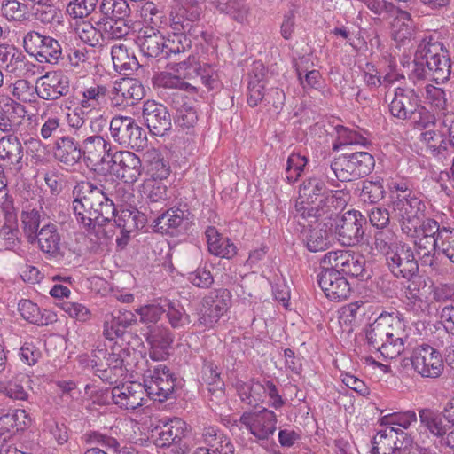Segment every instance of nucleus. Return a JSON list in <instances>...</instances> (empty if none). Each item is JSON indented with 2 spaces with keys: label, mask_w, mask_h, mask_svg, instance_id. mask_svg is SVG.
<instances>
[{
  "label": "nucleus",
  "mask_w": 454,
  "mask_h": 454,
  "mask_svg": "<svg viewBox=\"0 0 454 454\" xmlns=\"http://www.w3.org/2000/svg\"><path fill=\"white\" fill-rule=\"evenodd\" d=\"M73 214L77 223L87 231L113 220L115 205L102 185L89 181L79 182L73 189Z\"/></svg>",
  "instance_id": "nucleus-1"
},
{
  "label": "nucleus",
  "mask_w": 454,
  "mask_h": 454,
  "mask_svg": "<svg viewBox=\"0 0 454 454\" xmlns=\"http://www.w3.org/2000/svg\"><path fill=\"white\" fill-rule=\"evenodd\" d=\"M189 35L173 31L165 37V59H172L171 70L175 73L162 72L156 77L158 85L168 89L189 90L195 86L184 79L196 77L198 61L192 51V40Z\"/></svg>",
  "instance_id": "nucleus-2"
},
{
  "label": "nucleus",
  "mask_w": 454,
  "mask_h": 454,
  "mask_svg": "<svg viewBox=\"0 0 454 454\" xmlns=\"http://www.w3.org/2000/svg\"><path fill=\"white\" fill-rule=\"evenodd\" d=\"M366 338L368 343L377 348L385 358H396L404 350L407 340L404 322L398 312L381 313L370 325Z\"/></svg>",
  "instance_id": "nucleus-3"
},
{
  "label": "nucleus",
  "mask_w": 454,
  "mask_h": 454,
  "mask_svg": "<svg viewBox=\"0 0 454 454\" xmlns=\"http://www.w3.org/2000/svg\"><path fill=\"white\" fill-rule=\"evenodd\" d=\"M440 231L442 226L433 218H427L421 226L418 236L411 237L415 239L414 247L419 262L425 271L429 274H442L443 268L436 256V251H439Z\"/></svg>",
  "instance_id": "nucleus-4"
},
{
  "label": "nucleus",
  "mask_w": 454,
  "mask_h": 454,
  "mask_svg": "<svg viewBox=\"0 0 454 454\" xmlns=\"http://www.w3.org/2000/svg\"><path fill=\"white\" fill-rule=\"evenodd\" d=\"M392 208L394 217L400 224L403 233L408 237L418 236L426 220V202L415 195H401L393 197Z\"/></svg>",
  "instance_id": "nucleus-5"
},
{
  "label": "nucleus",
  "mask_w": 454,
  "mask_h": 454,
  "mask_svg": "<svg viewBox=\"0 0 454 454\" xmlns=\"http://www.w3.org/2000/svg\"><path fill=\"white\" fill-rule=\"evenodd\" d=\"M374 165V158L369 153L343 154L331 163L329 171L325 172V177L331 181H334L333 177H336L341 182H349L369 175Z\"/></svg>",
  "instance_id": "nucleus-6"
},
{
  "label": "nucleus",
  "mask_w": 454,
  "mask_h": 454,
  "mask_svg": "<svg viewBox=\"0 0 454 454\" xmlns=\"http://www.w3.org/2000/svg\"><path fill=\"white\" fill-rule=\"evenodd\" d=\"M322 262L344 277L356 278L360 280L370 278L364 255L351 250L328 252L324 255Z\"/></svg>",
  "instance_id": "nucleus-7"
},
{
  "label": "nucleus",
  "mask_w": 454,
  "mask_h": 454,
  "mask_svg": "<svg viewBox=\"0 0 454 454\" xmlns=\"http://www.w3.org/2000/svg\"><path fill=\"white\" fill-rule=\"evenodd\" d=\"M109 129L112 138L121 146L139 151L147 145L145 131L130 116H114Z\"/></svg>",
  "instance_id": "nucleus-8"
},
{
  "label": "nucleus",
  "mask_w": 454,
  "mask_h": 454,
  "mask_svg": "<svg viewBox=\"0 0 454 454\" xmlns=\"http://www.w3.org/2000/svg\"><path fill=\"white\" fill-rule=\"evenodd\" d=\"M0 69L16 78H30L41 74L42 67L30 61L12 44H0Z\"/></svg>",
  "instance_id": "nucleus-9"
},
{
  "label": "nucleus",
  "mask_w": 454,
  "mask_h": 454,
  "mask_svg": "<svg viewBox=\"0 0 454 454\" xmlns=\"http://www.w3.org/2000/svg\"><path fill=\"white\" fill-rule=\"evenodd\" d=\"M431 74V79L437 83L444 82L450 75V58L448 51L439 42H425L418 46Z\"/></svg>",
  "instance_id": "nucleus-10"
},
{
  "label": "nucleus",
  "mask_w": 454,
  "mask_h": 454,
  "mask_svg": "<svg viewBox=\"0 0 454 454\" xmlns=\"http://www.w3.org/2000/svg\"><path fill=\"white\" fill-rule=\"evenodd\" d=\"M129 351L122 348L121 346H113L111 350L106 348H97L92 351V367L96 372H100L98 376L102 379L108 378L107 371L110 370L114 375H123L129 371L127 357Z\"/></svg>",
  "instance_id": "nucleus-11"
},
{
  "label": "nucleus",
  "mask_w": 454,
  "mask_h": 454,
  "mask_svg": "<svg viewBox=\"0 0 454 454\" xmlns=\"http://www.w3.org/2000/svg\"><path fill=\"white\" fill-rule=\"evenodd\" d=\"M231 294L228 289L219 288L211 291L201 301L198 325L212 328L231 305Z\"/></svg>",
  "instance_id": "nucleus-12"
},
{
  "label": "nucleus",
  "mask_w": 454,
  "mask_h": 454,
  "mask_svg": "<svg viewBox=\"0 0 454 454\" xmlns=\"http://www.w3.org/2000/svg\"><path fill=\"white\" fill-rule=\"evenodd\" d=\"M412 438L403 429L387 427L379 430L372 440V454H399L411 446Z\"/></svg>",
  "instance_id": "nucleus-13"
},
{
  "label": "nucleus",
  "mask_w": 454,
  "mask_h": 454,
  "mask_svg": "<svg viewBox=\"0 0 454 454\" xmlns=\"http://www.w3.org/2000/svg\"><path fill=\"white\" fill-rule=\"evenodd\" d=\"M366 218L357 210H348L335 220L334 233L345 246H355L363 241Z\"/></svg>",
  "instance_id": "nucleus-14"
},
{
  "label": "nucleus",
  "mask_w": 454,
  "mask_h": 454,
  "mask_svg": "<svg viewBox=\"0 0 454 454\" xmlns=\"http://www.w3.org/2000/svg\"><path fill=\"white\" fill-rule=\"evenodd\" d=\"M239 422L258 440H268L277 429V416L266 408L259 411L244 412Z\"/></svg>",
  "instance_id": "nucleus-15"
},
{
  "label": "nucleus",
  "mask_w": 454,
  "mask_h": 454,
  "mask_svg": "<svg viewBox=\"0 0 454 454\" xmlns=\"http://www.w3.org/2000/svg\"><path fill=\"white\" fill-rule=\"evenodd\" d=\"M386 262L390 271L396 278L410 279L419 271V262L415 258L412 248L405 243L390 252Z\"/></svg>",
  "instance_id": "nucleus-16"
},
{
  "label": "nucleus",
  "mask_w": 454,
  "mask_h": 454,
  "mask_svg": "<svg viewBox=\"0 0 454 454\" xmlns=\"http://www.w3.org/2000/svg\"><path fill=\"white\" fill-rule=\"evenodd\" d=\"M411 364L415 371L423 377L436 378L443 369L439 352L427 344H422L414 348Z\"/></svg>",
  "instance_id": "nucleus-17"
},
{
  "label": "nucleus",
  "mask_w": 454,
  "mask_h": 454,
  "mask_svg": "<svg viewBox=\"0 0 454 454\" xmlns=\"http://www.w3.org/2000/svg\"><path fill=\"white\" fill-rule=\"evenodd\" d=\"M317 282L332 301H342L350 296L351 286L347 278L329 266L318 274Z\"/></svg>",
  "instance_id": "nucleus-18"
},
{
  "label": "nucleus",
  "mask_w": 454,
  "mask_h": 454,
  "mask_svg": "<svg viewBox=\"0 0 454 454\" xmlns=\"http://www.w3.org/2000/svg\"><path fill=\"white\" fill-rule=\"evenodd\" d=\"M421 110L419 95L410 89L396 88L389 103V112L399 120H410L417 117L418 110Z\"/></svg>",
  "instance_id": "nucleus-19"
},
{
  "label": "nucleus",
  "mask_w": 454,
  "mask_h": 454,
  "mask_svg": "<svg viewBox=\"0 0 454 454\" xmlns=\"http://www.w3.org/2000/svg\"><path fill=\"white\" fill-rule=\"evenodd\" d=\"M36 94L44 100H55L69 92V80L62 72H47L36 80Z\"/></svg>",
  "instance_id": "nucleus-20"
},
{
  "label": "nucleus",
  "mask_w": 454,
  "mask_h": 454,
  "mask_svg": "<svg viewBox=\"0 0 454 454\" xmlns=\"http://www.w3.org/2000/svg\"><path fill=\"white\" fill-rule=\"evenodd\" d=\"M144 97L145 89L140 82L133 78H122L114 83L110 99L113 106H130Z\"/></svg>",
  "instance_id": "nucleus-21"
},
{
  "label": "nucleus",
  "mask_w": 454,
  "mask_h": 454,
  "mask_svg": "<svg viewBox=\"0 0 454 454\" xmlns=\"http://www.w3.org/2000/svg\"><path fill=\"white\" fill-rule=\"evenodd\" d=\"M143 118L149 131L155 136H163L171 129V116L162 104L147 100L143 106Z\"/></svg>",
  "instance_id": "nucleus-22"
},
{
  "label": "nucleus",
  "mask_w": 454,
  "mask_h": 454,
  "mask_svg": "<svg viewBox=\"0 0 454 454\" xmlns=\"http://www.w3.org/2000/svg\"><path fill=\"white\" fill-rule=\"evenodd\" d=\"M174 341L171 331L164 325L148 327L146 342L150 345L149 356L153 361H163L169 356V349Z\"/></svg>",
  "instance_id": "nucleus-23"
},
{
  "label": "nucleus",
  "mask_w": 454,
  "mask_h": 454,
  "mask_svg": "<svg viewBox=\"0 0 454 454\" xmlns=\"http://www.w3.org/2000/svg\"><path fill=\"white\" fill-rule=\"evenodd\" d=\"M111 160L114 171L124 183L134 184L140 176L141 160L134 153L118 151L112 155Z\"/></svg>",
  "instance_id": "nucleus-24"
},
{
  "label": "nucleus",
  "mask_w": 454,
  "mask_h": 454,
  "mask_svg": "<svg viewBox=\"0 0 454 454\" xmlns=\"http://www.w3.org/2000/svg\"><path fill=\"white\" fill-rule=\"evenodd\" d=\"M158 214L152 222L154 231L170 236H176L184 229V223L190 215L188 210L180 207L168 208Z\"/></svg>",
  "instance_id": "nucleus-25"
},
{
  "label": "nucleus",
  "mask_w": 454,
  "mask_h": 454,
  "mask_svg": "<svg viewBox=\"0 0 454 454\" xmlns=\"http://www.w3.org/2000/svg\"><path fill=\"white\" fill-rule=\"evenodd\" d=\"M29 377L16 370H8L0 378V393L14 401H27L29 398Z\"/></svg>",
  "instance_id": "nucleus-26"
},
{
  "label": "nucleus",
  "mask_w": 454,
  "mask_h": 454,
  "mask_svg": "<svg viewBox=\"0 0 454 454\" xmlns=\"http://www.w3.org/2000/svg\"><path fill=\"white\" fill-rule=\"evenodd\" d=\"M201 8L180 6L175 12H171L170 27L173 31L184 33L190 36L197 37L202 34L199 21Z\"/></svg>",
  "instance_id": "nucleus-27"
},
{
  "label": "nucleus",
  "mask_w": 454,
  "mask_h": 454,
  "mask_svg": "<svg viewBox=\"0 0 454 454\" xmlns=\"http://www.w3.org/2000/svg\"><path fill=\"white\" fill-rule=\"evenodd\" d=\"M114 224L121 230V237L118 238L116 242L118 247H124L129 240L131 232L144 226L145 213L142 215L137 210H130L128 208L117 211L115 209L113 217Z\"/></svg>",
  "instance_id": "nucleus-28"
},
{
  "label": "nucleus",
  "mask_w": 454,
  "mask_h": 454,
  "mask_svg": "<svg viewBox=\"0 0 454 454\" xmlns=\"http://www.w3.org/2000/svg\"><path fill=\"white\" fill-rule=\"evenodd\" d=\"M187 424L179 418H174L160 428L158 433V444L161 447L178 445L183 452L188 450V445L183 443L187 436Z\"/></svg>",
  "instance_id": "nucleus-29"
},
{
  "label": "nucleus",
  "mask_w": 454,
  "mask_h": 454,
  "mask_svg": "<svg viewBox=\"0 0 454 454\" xmlns=\"http://www.w3.org/2000/svg\"><path fill=\"white\" fill-rule=\"evenodd\" d=\"M137 43L144 56L165 59V37L153 27L141 29Z\"/></svg>",
  "instance_id": "nucleus-30"
},
{
  "label": "nucleus",
  "mask_w": 454,
  "mask_h": 454,
  "mask_svg": "<svg viewBox=\"0 0 454 454\" xmlns=\"http://www.w3.org/2000/svg\"><path fill=\"white\" fill-rule=\"evenodd\" d=\"M35 242L40 250L51 258L62 257L61 236L59 228L54 223H47L40 230Z\"/></svg>",
  "instance_id": "nucleus-31"
},
{
  "label": "nucleus",
  "mask_w": 454,
  "mask_h": 454,
  "mask_svg": "<svg viewBox=\"0 0 454 454\" xmlns=\"http://www.w3.org/2000/svg\"><path fill=\"white\" fill-rule=\"evenodd\" d=\"M143 198L151 214L160 213L168 199L167 186L160 181L147 180L142 188Z\"/></svg>",
  "instance_id": "nucleus-32"
},
{
  "label": "nucleus",
  "mask_w": 454,
  "mask_h": 454,
  "mask_svg": "<svg viewBox=\"0 0 454 454\" xmlns=\"http://www.w3.org/2000/svg\"><path fill=\"white\" fill-rule=\"evenodd\" d=\"M54 157L62 164L73 167L82 157V147L76 137L63 136L59 137L54 145Z\"/></svg>",
  "instance_id": "nucleus-33"
},
{
  "label": "nucleus",
  "mask_w": 454,
  "mask_h": 454,
  "mask_svg": "<svg viewBox=\"0 0 454 454\" xmlns=\"http://www.w3.org/2000/svg\"><path fill=\"white\" fill-rule=\"evenodd\" d=\"M24 148L14 135H6L0 138V159L12 165L16 170L22 168Z\"/></svg>",
  "instance_id": "nucleus-34"
},
{
  "label": "nucleus",
  "mask_w": 454,
  "mask_h": 454,
  "mask_svg": "<svg viewBox=\"0 0 454 454\" xmlns=\"http://www.w3.org/2000/svg\"><path fill=\"white\" fill-rule=\"evenodd\" d=\"M27 111L20 103L12 100L0 110V131L16 132L22 124Z\"/></svg>",
  "instance_id": "nucleus-35"
},
{
  "label": "nucleus",
  "mask_w": 454,
  "mask_h": 454,
  "mask_svg": "<svg viewBox=\"0 0 454 454\" xmlns=\"http://www.w3.org/2000/svg\"><path fill=\"white\" fill-rule=\"evenodd\" d=\"M82 153L84 159L91 164L103 162L109 157L110 145L101 136H89L83 139Z\"/></svg>",
  "instance_id": "nucleus-36"
},
{
  "label": "nucleus",
  "mask_w": 454,
  "mask_h": 454,
  "mask_svg": "<svg viewBox=\"0 0 454 454\" xmlns=\"http://www.w3.org/2000/svg\"><path fill=\"white\" fill-rule=\"evenodd\" d=\"M205 234L210 254L226 259H231L237 254L236 246L230 239L220 234L215 227H208Z\"/></svg>",
  "instance_id": "nucleus-37"
},
{
  "label": "nucleus",
  "mask_w": 454,
  "mask_h": 454,
  "mask_svg": "<svg viewBox=\"0 0 454 454\" xmlns=\"http://www.w3.org/2000/svg\"><path fill=\"white\" fill-rule=\"evenodd\" d=\"M333 223L320 222L311 228L305 238L306 247L312 253L326 250L331 242L330 236Z\"/></svg>",
  "instance_id": "nucleus-38"
},
{
  "label": "nucleus",
  "mask_w": 454,
  "mask_h": 454,
  "mask_svg": "<svg viewBox=\"0 0 454 454\" xmlns=\"http://www.w3.org/2000/svg\"><path fill=\"white\" fill-rule=\"evenodd\" d=\"M348 193L343 190H330L324 194L317 202L318 203L322 213L325 214L328 219L329 223H332V217L335 211L341 210L347 204Z\"/></svg>",
  "instance_id": "nucleus-39"
},
{
  "label": "nucleus",
  "mask_w": 454,
  "mask_h": 454,
  "mask_svg": "<svg viewBox=\"0 0 454 454\" xmlns=\"http://www.w3.org/2000/svg\"><path fill=\"white\" fill-rule=\"evenodd\" d=\"M114 69L119 73L133 71L138 67V62L133 52H129L124 43L114 44L111 50Z\"/></svg>",
  "instance_id": "nucleus-40"
},
{
  "label": "nucleus",
  "mask_w": 454,
  "mask_h": 454,
  "mask_svg": "<svg viewBox=\"0 0 454 454\" xmlns=\"http://www.w3.org/2000/svg\"><path fill=\"white\" fill-rule=\"evenodd\" d=\"M322 209L314 200H296L294 204V216L306 221L308 223H317L318 221L328 222V219L322 213Z\"/></svg>",
  "instance_id": "nucleus-41"
},
{
  "label": "nucleus",
  "mask_w": 454,
  "mask_h": 454,
  "mask_svg": "<svg viewBox=\"0 0 454 454\" xmlns=\"http://www.w3.org/2000/svg\"><path fill=\"white\" fill-rule=\"evenodd\" d=\"M98 10L103 16L100 20H126L130 14L126 0H101Z\"/></svg>",
  "instance_id": "nucleus-42"
},
{
  "label": "nucleus",
  "mask_w": 454,
  "mask_h": 454,
  "mask_svg": "<svg viewBox=\"0 0 454 454\" xmlns=\"http://www.w3.org/2000/svg\"><path fill=\"white\" fill-rule=\"evenodd\" d=\"M18 309L23 319L31 324L47 325L52 321L50 312H42L40 308L30 300H21L18 304Z\"/></svg>",
  "instance_id": "nucleus-43"
},
{
  "label": "nucleus",
  "mask_w": 454,
  "mask_h": 454,
  "mask_svg": "<svg viewBox=\"0 0 454 454\" xmlns=\"http://www.w3.org/2000/svg\"><path fill=\"white\" fill-rule=\"evenodd\" d=\"M436 129H428L420 134V140L425 143L432 153L439 154L447 150L449 140H446L448 133L443 132L440 126V114L438 115V124L434 127Z\"/></svg>",
  "instance_id": "nucleus-44"
},
{
  "label": "nucleus",
  "mask_w": 454,
  "mask_h": 454,
  "mask_svg": "<svg viewBox=\"0 0 454 454\" xmlns=\"http://www.w3.org/2000/svg\"><path fill=\"white\" fill-rule=\"evenodd\" d=\"M420 423L434 436L442 437L447 428L442 422V415L438 411L421 409L419 411Z\"/></svg>",
  "instance_id": "nucleus-45"
},
{
  "label": "nucleus",
  "mask_w": 454,
  "mask_h": 454,
  "mask_svg": "<svg viewBox=\"0 0 454 454\" xmlns=\"http://www.w3.org/2000/svg\"><path fill=\"white\" fill-rule=\"evenodd\" d=\"M103 42L122 39L129 33L126 20H99Z\"/></svg>",
  "instance_id": "nucleus-46"
},
{
  "label": "nucleus",
  "mask_w": 454,
  "mask_h": 454,
  "mask_svg": "<svg viewBox=\"0 0 454 454\" xmlns=\"http://www.w3.org/2000/svg\"><path fill=\"white\" fill-rule=\"evenodd\" d=\"M327 191L328 188L325 181L322 178L313 176L304 180L301 184L297 200H314L317 202Z\"/></svg>",
  "instance_id": "nucleus-47"
},
{
  "label": "nucleus",
  "mask_w": 454,
  "mask_h": 454,
  "mask_svg": "<svg viewBox=\"0 0 454 454\" xmlns=\"http://www.w3.org/2000/svg\"><path fill=\"white\" fill-rule=\"evenodd\" d=\"M238 392L243 403L251 407H256L263 401L266 388L265 385L258 381H253L251 384H241L238 387Z\"/></svg>",
  "instance_id": "nucleus-48"
},
{
  "label": "nucleus",
  "mask_w": 454,
  "mask_h": 454,
  "mask_svg": "<svg viewBox=\"0 0 454 454\" xmlns=\"http://www.w3.org/2000/svg\"><path fill=\"white\" fill-rule=\"evenodd\" d=\"M35 58L39 62L58 64L63 59L62 47L56 39L46 35Z\"/></svg>",
  "instance_id": "nucleus-49"
},
{
  "label": "nucleus",
  "mask_w": 454,
  "mask_h": 454,
  "mask_svg": "<svg viewBox=\"0 0 454 454\" xmlns=\"http://www.w3.org/2000/svg\"><path fill=\"white\" fill-rule=\"evenodd\" d=\"M179 100L175 101L176 114V123L183 129H191L198 121L197 111L192 102H186L181 97V104Z\"/></svg>",
  "instance_id": "nucleus-50"
},
{
  "label": "nucleus",
  "mask_w": 454,
  "mask_h": 454,
  "mask_svg": "<svg viewBox=\"0 0 454 454\" xmlns=\"http://www.w3.org/2000/svg\"><path fill=\"white\" fill-rule=\"evenodd\" d=\"M75 33L82 42L92 47L99 45L103 42L99 20L95 23V26L84 21L76 24Z\"/></svg>",
  "instance_id": "nucleus-51"
},
{
  "label": "nucleus",
  "mask_w": 454,
  "mask_h": 454,
  "mask_svg": "<svg viewBox=\"0 0 454 454\" xmlns=\"http://www.w3.org/2000/svg\"><path fill=\"white\" fill-rule=\"evenodd\" d=\"M2 15L10 21H25L29 18V9L18 0H4L1 5Z\"/></svg>",
  "instance_id": "nucleus-52"
},
{
  "label": "nucleus",
  "mask_w": 454,
  "mask_h": 454,
  "mask_svg": "<svg viewBox=\"0 0 454 454\" xmlns=\"http://www.w3.org/2000/svg\"><path fill=\"white\" fill-rule=\"evenodd\" d=\"M164 313L172 328H184L191 323L190 316L179 302L168 301Z\"/></svg>",
  "instance_id": "nucleus-53"
},
{
  "label": "nucleus",
  "mask_w": 454,
  "mask_h": 454,
  "mask_svg": "<svg viewBox=\"0 0 454 454\" xmlns=\"http://www.w3.org/2000/svg\"><path fill=\"white\" fill-rule=\"evenodd\" d=\"M21 222L23 231L30 244L35 243L37 234L39 232V225L41 222L40 212L35 208L27 209L21 213Z\"/></svg>",
  "instance_id": "nucleus-54"
},
{
  "label": "nucleus",
  "mask_w": 454,
  "mask_h": 454,
  "mask_svg": "<svg viewBox=\"0 0 454 454\" xmlns=\"http://www.w3.org/2000/svg\"><path fill=\"white\" fill-rule=\"evenodd\" d=\"M30 422L28 414L24 409H15L0 417L1 429H6L10 432L11 428L22 430Z\"/></svg>",
  "instance_id": "nucleus-55"
},
{
  "label": "nucleus",
  "mask_w": 454,
  "mask_h": 454,
  "mask_svg": "<svg viewBox=\"0 0 454 454\" xmlns=\"http://www.w3.org/2000/svg\"><path fill=\"white\" fill-rule=\"evenodd\" d=\"M146 158L149 164L148 171L151 174L152 180L161 182V180L168 176L169 166L157 151H151L146 155Z\"/></svg>",
  "instance_id": "nucleus-56"
},
{
  "label": "nucleus",
  "mask_w": 454,
  "mask_h": 454,
  "mask_svg": "<svg viewBox=\"0 0 454 454\" xmlns=\"http://www.w3.org/2000/svg\"><path fill=\"white\" fill-rule=\"evenodd\" d=\"M173 376H167L166 380L161 379V382L157 385L150 383L148 388H145L147 395L159 402H164L173 393L175 383Z\"/></svg>",
  "instance_id": "nucleus-57"
},
{
  "label": "nucleus",
  "mask_w": 454,
  "mask_h": 454,
  "mask_svg": "<svg viewBox=\"0 0 454 454\" xmlns=\"http://www.w3.org/2000/svg\"><path fill=\"white\" fill-rule=\"evenodd\" d=\"M99 0H72L67 6V12L74 19H82L92 13Z\"/></svg>",
  "instance_id": "nucleus-58"
},
{
  "label": "nucleus",
  "mask_w": 454,
  "mask_h": 454,
  "mask_svg": "<svg viewBox=\"0 0 454 454\" xmlns=\"http://www.w3.org/2000/svg\"><path fill=\"white\" fill-rule=\"evenodd\" d=\"M36 90V85L34 86L27 78L21 77L12 83V93L18 100L27 103L34 100Z\"/></svg>",
  "instance_id": "nucleus-59"
},
{
  "label": "nucleus",
  "mask_w": 454,
  "mask_h": 454,
  "mask_svg": "<svg viewBox=\"0 0 454 454\" xmlns=\"http://www.w3.org/2000/svg\"><path fill=\"white\" fill-rule=\"evenodd\" d=\"M25 145L32 164L39 165L47 162L48 151L41 140L30 138L25 142Z\"/></svg>",
  "instance_id": "nucleus-60"
},
{
  "label": "nucleus",
  "mask_w": 454,
  "mask_h": 454,
  "mask_svg": "<svg viewBox=\"0 0 454 454\" xmlns=\"http://www.w3.org/2000/svg\"><path fill=\"white\" fill-rule=\"evenodd\" d=\"M402 244L394 241V233L391 231H380L375 233L374 247L385 258Z\"/></svg>",
  "instance_id": "nucleus-61"
},
{
  "label": "nucleus",
  "mask_w": 454,
  "mask_h": 454,
  "mask_svg": "<svg viewBox=\"0 0 454 454\" xmlns=\"http://www.w3.org/2000/svg\"><path fill=\"white\" fill-rule=\"evenodd\" d=\"M305 61L307 59L302 58L294 64L298 78L303 88H316L319 84L320 74L315 69L308 71L303 67Z\"/></svg>",
  "instance_id": "nucleus-62"
},
{
  "label": "nucleus",
  "mask_w": 454,
  "mask_h": 454,
  "mask_svg": "<svg viewBox=\"0 0 454 454\" xmlns=\"http://www.w3.org/2000/svg\"><path fill=\"white\" fill-rule=\"evenodd\" d=\"M384 197V188L380 182L364 181L360 192L363 201L371 204L377 203Z\"/></svg>",
  "instance_id": "nucleus-63"
},
{
  "label": "nucleus",
  "mask_w": 454,
  "mask_h": 454,
  "mask_svg": "<svg viewBox=\"0 0 454 454\" xmlns=\"http://www.w3.org/2000/svg\"><path fill=\"white\" fill-rule=\"evenodd\" d=\"M438 253L444 254L454 263V228L442 226Z\"/></svg>",
  "instance_id": "nucleus-64"
}]
</instances>
